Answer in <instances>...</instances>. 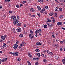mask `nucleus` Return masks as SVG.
<instances>
[{"mask_svg": "<svg viewBox=\"0 0 65 65\" xmlns=\"http://www.w3.org/2000/svg\"><path fill=\"white\" fill-rule=\"evenodd\" d=\"M17 20H18L19 19V17L18 16H17V18H16Z\"/></svg>", "mask_w": 65, "mask_h": 65, "instance_id": "a18cd8bd", "label": "nucleus"}, {"mask_svg": "<svg viewBox=\"0 0 65 65\" xmlns=\"http://www.w3.org/2000/svg\"><path fill=\"white\" fill-rule=\"evenodd\" d=\"M52 36L53 37V38H55V36H54V35H52Z\"/></svg>", "mask_w": 65, "mask_h": 65, "instance_id": "69168bd1", "label": "nucleus"}, {"mask_svg": "<svg viewBox=\"0 0 65 65\" xmlns=\"http://www.w3.org/2000/svg\"><path fill=\"white\" fill-rule=\"evenodd\" d=\"M44 28H46V29L47 28V25H44Z\"/></svg>", "mask_w": 65, "mask_h": 65, "instance_id": "412c9836", "label": "nucleus"}, {"mask_svg": "<svg viewBox=\"0 0 65 65\" xmlns=\"http://www.w3.org/2000/svg\"><path fill=\"white\" fill-rule=\"evenodd\" d=\"M17 60L19 62H20L21 61V59L20 58H18L17 59Z\"/></svg>", "mask_w": 65, "mask_h": 65, "instance_id": "cd10ccee", "label": "nucleus"}, {"mask_svg": "<svg viewBox=\"0 0 65 65\" xmlns=\"http://www.w3.org/2000/svg\"><path fill=\"white\" fill-rule=\"evenodd\" d=\"M55 47L57 48L59 46H58V44H56V45H55Z\"/></svg>", "mask_w": 65, "mask_h": 65, "instance_id": "b1692460", "label": "nucleus"}, {"mask_svg": "<svg viewBox=\"0 0 65 65\" xmlns=\"http://www.w3.org/2000/svg\"><path fill=\"white\" fill-rule=\"evenodd\" d=\"M7 60V58H3L1 60L2 62H5L6 60Z\"/></svg>", "mask_w": 65, "mask_h": 65, "instance_id": "f03ea898", "label": "nucleus"}, {"mask_svg": "<svg viewBox=\"0 0 65 65\" xmlns=\"http://www.w3.org/2000/svg\"><path fill=\"white\" fill-rule=\"evenodd\" d=\"M38 1L39 2H42L43 1V0H38Z\"/></svg>", "mask_w": 65, "mask_h": 65, "instance_id": "aec40b11", "label": "nucleus"}, {"mask_svg": "<svg viewBox=\"0 0 65 65\" xmlns=\"http://www.w3.org/2000/svg\"><path fill=\"white\" fill-rule=\"evenodd\" d=\"M47 52L48 54H49V53H50V51H49V50H47Z\"/></svg>", "mask_w": 65, "mask_h": 65, "instance_id": "3c124183", "label": "nucleus"}, {"mask_svg": "<svg viewBox=\"0 0 65 65\" xmlns=\"http://www.w3.org/2000/svg\"><path fill=\"white\" fill-rule=\"evenodd\" d=\"M30 53H29L28 54V56H29V57H30V58H31L32 57V55H30Z\"/></svg>", "mask_w": 65, "mask_h": 65, "instance_id": "bb28decb", "label": "nucleus"}, {"mask_svg": "<svg viewBox=\"0 0 65 65\" xmlns=\"http://www.w3.org/2000/svg\"><path fill=\"white\" fill-rule=\"evenodd\" d=\"M24 45L23 43H21L20 44V46L22 47V46H24Z\"/></svg>", "mask_w": 65, "mask_h": 65, "instance_id": "c85d7f7f", "label": "nucleus"}, {"mask_svg": "<svg viewBox=\"0 0 65 65\" xmlns=\"http://www.w3.org/2000/svg\"><path fill=\"white\" fill-rule=\"evenodd\" d=\"M34 35H29V38L30 39H33L34 37Z\"/></svg>", "mask_w": 65, "mask_h": 65, "instance_id": "f257e3e1", "label": "nucleus"}, {"mask_svg": "<svg viewBox=\"0 0 65 65\" xmlns=\"http://www.w3.org/2000/svg\"><path fill=\"white\" fill-rule=\"evenodd\" d=\"M45 8L46 9H47V8H48V6H45Z\"/></svg>", "mask_w": 65, "mask_h": 65, "instance_id": "de8ad7c7", "label": "nucleus"}, {"mask_svg": "<svg viewBox=\"0 0 65 65\" xmlns=\"http://www.w3.org/2000/svg\"><path fill=\"white\" fill-rule=\"evenodd\" d=\"M46 24L48 25V27H50V24H49L48 23H46Z\"/></svg>", "mask_w": 65, "mask_h": 65, "instance_id": "6ab92c4d", "label": "nucleus"}, {"mask_svg": "<svg viewBox=\"0 0 65 65\" xmlns=\"http://www.w3.org/2000/svg\"><path fill=\"white\" fill-rule=\"evenodd\" d=\"M31 17H35V15H31Z\"/></svg>", "mask_w": 65, "mask_h": 65, "instance_id": "37998d69", "label": "nucleus"}, {"mask_svg": "<svg viewBox=\"0 0 65 65\" xmlns=\"http://www.w3.org/2000/svg\"><path fill=\"white\" fill-rule=\"evenodd\" d=\"M50 55H53V53L52 52H50L49 53V54Z\"/></svg>", "mask_w": 65, "mask_h": 65, "instance_id": "2f4dec72", "label": "nucleus"}, {"mask_svg": "<svg viewBox=\"0 0 65 65\" xmlns=\"http://www.w3.org/2000/svg\"><path fill=\"white\" fill-rule=\"evenodd\" d=\"M17 30L18 32H20L21 31V28H17Z\"/></svg>", "mask_w": 65, "mask_h": 65, "instance_id": "20e7f679", "label": "nucleus"}, {"mask_svg": "<svg viewBox=\"0 0 65 65\" xmlns=\"http://www.w3.org/2000/svg\"><path fill=\"white\" fill-rule=\"evenodd\" d=\"M41 9V8L40 7H39L38 8V10H40Z\"/></svg>", "mask_w": 65, "mask_h": 65, "instance_id": "4d7b16f0", "label": "nucleus"}, {"mask_svg": "<svg viewBox=\"0 0 65 65\" xmlns=\"http://www.w3.org/2000/svg\"><path fill=\"white\" fill-rule=\"evenodd\" d=\"M9 54H12V55H13L14 56L15 55V53H12V52H10Z\"/></svg>", "mask_w": 65, "mask_h": 65, "instance_id": "f3484780", "label": "nucleus"}, {"mask_svg": "<svg viewBox=\"0 0 65 65\" xmlns=\"http://www.w3.org/2000/svg\"><path fill=\"white\" fill-rule=\"evenodd\" d=\"M59 11H62V10H63V9L62 8H59Z\"/></svg>", "mask_w": 65, "mask_h": 65, "instance_id": "c756f323", "label": "nucleus"}, {"mask_svg": "<svg viewBox=\"0 0 65 65\" xmlns=\"http://www.w3.org/2000/svg\"><path fill=\"white\" fill-rule=\"evenodd\" d=\"M3 45L4 47H6V45L5 43H3Z\"/></svg>", "mask_w": 65, "mask_h": 65, "instance_id": "dca6fc26", "label": "nucleus"}, {"mask_svg": "<svg viewBox=\"0 0 65 65\" xmlns=\"http://www.w3.org/2000/svg\"><path fill=\"white\" fill-rule=\"evenodd\" d=\"M16 17H16V16H14L13 20V21H16Z\"/></svg>", "mask_w": 65, "mask_h": 65, "instance_id": "1a4fd4ad", "label": "nucleus"}, {"mask_svg": "<svg viewBox=\"0 0 65 65\" xmlns=\"http://www.w3.org/2000/svg\"><path fill=\"white\" fill-rule=\"evenodd\" d=\"M52 22V21L51 20H49L47 21V22H48V23H50Z\"/></svg>", "mask_w": 65, "mask_h": 65, "instance_id": "a878e982", "label": "nucleus"}, {"mask_svg": "<svg viewBox=\"0 0 65 65\" xmlns=\"http://www.w3.org/2000/svg\"><path fill=\"white\" fill-rule=\"evenodd\" d=\"M14 16H12L11 17V18L12 19H13V18L14 17Z\"/></svg>", "mask_w": 65, "mask_h": 65, "instance_id": "79ce46f5", "label": "nucleus"}, {"mask_svg": "<svg viewBox=\"0 0 65 65\" xmlns=\"http://www.w3.org/2000/svg\"><path fill=\"white\" fill-rule=\"evenodd\" d=\"M63 17V15H61L60 16L59 18L60 19H61Z\"/></svg>", "mask_w": 65, "mask_h": 65, "instance_id": "473e14b6", "label": "nucleus"}, {"mask_svg": "<svg viewBox=\"0 0 65 65\" xmlns=\"http://www.w3.org/2000/svg\"><path fill=\"white\" fill-rule=\"evenodd\" d=\"M39 30L38 29H37L36 30L35 33H36V34H37V33H39Z\"/></svg>", "mask_w": 65, "mask_h": 65, "instance_id": "9b49d317", "label": "nucleus"}, {"mask_svg": "<svg viewBox=\"0 0 65 65\" xmlns=\"http://www.w3.org/2000/svg\"><path fill=\"white\" fill-rule=\"evenodd\" d=\"M38 62H36V63H35V65H38Z\"/></svg>", "mask_w": 65, "mask_h": 65, "instance_id": "e433bc0d", "label": "nucleus"}, {"mask_svg": "<svg viewBox=\"0 0 65 65\" xmlns=\"http://www.w3.org/2000/svg\"><path fill=\"white\" fill-rule=\"evenodd\" d=\"M44 12L42 10H41L40 11V12H41V13H43Z\"/></svg>", "mask_w": 65, "mask_h": 65, "instance_id": "ea45409f", "label": "nucleus"}, {"mask_svg": "<svg viewBox=\"0 0 65 65\" xmlns=\"http://www.w3.org/2000/svg\"><path fill=\"white\" fill-rule=\"evenodd\" d=\"M1 38L2 39V40H4V39H5V38H4V36H2L1 37Z\"/></svg>", "mask_w": 65, "mask_h": 65, "instance_id": "f8f14e48", "label": "nucleus"}, {"mask_svg": "<svg viewBox=\"0 0 65 65\" xmlns=\"http://www.w3.org/2000/svg\"><path fill=\"white\" fill-rule=\"evenodd\" d=\"M30 34H29V35H33V31H32V29H30Z\"/></svg>", "mask_w": 65, "mask_h": 65, "instance_id": "39448f33", "label": "nucleus"}, {"mask_svg": "<svg viewBox=\"0 0 65 65\" xmlns=\"http://www.w3.org/2000/svg\"><path fill=\"white\" fill-rule=\"evenodd\" d=\"M23 26H24V27H25V28H26V26H27V25H26L24 24Z\"/></svg>", "mask_w": 65, "mask_h": 65, "instance_id": "49530a36", "label": "nucleus"}, {"mask_svg": "<svg viewBox=\"0 0 65 65\" xmlns=\"http://www.w3.org/2000/svg\"><path fill=\"white\" fill-rule=\"evenodd\" d=\"M22 3H23V4H24V3H26V2L25 1H23L22 2Z\"/></svg>", "mask_w": 65, "mask_h": 65, "instance_id": "680f3d73", "label": "nucleus"}, {"mask_svg": "<svg viewBox=\"0 0 65 65\" xmlns=\"http://www.w3.org/2000/svg\"><path fill=\"white\" fill-rule=\"evenodd\" d=\"M11 7V5L10 4H9V7Z\"/></svg>", "mask_w": 65, "mask_h": 65, "instance_id": "338daca9", "label": "nucleus"}, {"mask_svg": "<svg viewBox=\"0 0 65 65\" xmlns=\"http://www.w3.org/2000/svg\"><path fill=\"white\" fill-rule=\"evenodd\" d=\"M17 26L20 27L21 26V24L20 23H19L17 24Z\"/></svg>", "mask_w": 65, "mask_h": 65, "instance_id": "ddd939ff", "label": "nucleus"}, {"mask_svg": "<svg viewBox=\"0 0 65 65\" xmlns=\"http://www.w3.org/2000/svg\"><path fill=\"white\" fill-rule=\"evenodd\" d=\"M22 42L23 44H26V43H25V42Z\"/></svg>", "mask_w": 65, "mask_h": 65, "instance_id": "052dcab7", "label": "nucleus"}, {"mask_svg": "<svg viewBox=\"0 0 65 65\" xmlns=\"http://www.w3.org/2000/svg\"><path fill=\"white\" fill-rule=\"evenodd\" d=\"M35 51L37 52H38L40 51V50L39 49H36L35 50Z\"/></svg>", "mask_w": 65, "mask_h": 65, "instance_id": "393cba45", "label": "nucleus"}, {"mask_svg": "<svg viewBox=\"0 0 65 65\" xmlns=\"http://www.w3.org/2000/svg\"><path fill=\"white\" fill-rule=\"evenodd\" d=\"M49 15H50V16H52L53 15V13H50L49 14Z\"/></svg>", "mask_w": 65, "mask_h": 65, "instance_id": "f704fd0d", "label": "nucleus"}, {"mask_svg": "<svg viewBox=\"0 0 65 65\" xmlns=\"http://www.w3.org/2000/svg\"><path fill=\"white\" fill-rule=\"evenodd\" d=\"M37 15H38L39 17H40V14L39 13H37Z\"/></svg>", "mask_w": 65, "mask_h": 65, "instance_id": "5701e85b", "label": "nucleus"}, {"mask_svg": "<svg viewBox=\"0 0 65 65\" xmlns=\"http://www.w3.org/2000/svg\"><path fill=\"white\" fill-rule=\"evenodd\" d=\"M9 13H12V11H10L9 12Z\"/></svg>", "mask_w": 65, "mask_h": 65, "instance_id": "864d4df0", "label": "nucleus"}, {"mask_svg": "<svg viewBox=\"0 0 65 65\" xmlns=\"http://www.w3.org/2000/svg\"><path fill=\"white\" fill-rule=\"evenodd\" d=\"M62 61L63 62H65V59H62Z\"/></svg>", "mask_w": 65, "mask_h": 65, "instance_id": "6e6d98bb", "label": "nucleus"}, {"mask_svg": "<svg viewBox=\"0 0 65 65\" xmlns=\"http://www.w3.org/2000/svg\"><path fill=\"white\" fill-rule=\"evenodd\" d=\"M62 50H63V48H60V51L61 52L62 51Z\"/></svg>", "mask_w": 65, "mask_h": 65, "instance_id": "09e8293b", "label": "nucleus"}, {"mask_svg": "<svg viewBox=\"0 0 65 65\" xmlns=\"http://www.w3.org/2000/svg\"><path fill=\"white\" fill-rule=\"evenodd\" d=\"M62 24V22H58L57 23V25H58V26H59V25H61Z\"/></svg>", "mask_w": 65, "mask_h": 65, "instance_id": "6e6552de", "label": "nucleus"}, {"mask_svg": "<svg viewBox=\"0 0 65 65\" xmlns=\"http://www.w3.org/2000/svg\"><path fill=\"white\" fill-rule=\"evenodd\" d=\"M58 7H56L55 8V11H58Z\"/></svg>", "mask_w": 65, "mask_h": 65, "instance_id": "a211bd4d", "label": "nucleus"}, {"mask_svg": "<svg viewBox=\"0 0 65 65\" xmlns=\"http://www.w3.org/2000/svg\"><path fill=\"white\" fill-rule=\"evenodd\" d=\"M42 44L40 42H37L36 43V45L38 46L41 45Z\"/></svg>", "mask_w": 65, "mask_h": 65, "instance_id": "0eeeda50", "label": "nucleus"}, {"mask_svg": "<svg viewBox=\"0 0 65 65\" xmlns=\"http://www.w3.org/2000/svg\"><path fill=\"white\" fill-rule=\"evenodd\" d=\"M61 29L63 30H65V28H63V27H62Z\"/></svg>", "mask_w": 65, "mask_h": 65, "instance_id": "bf43d9fd", "label": "nucleus"}, {"mask_svg": "<svg viewBox=\"0 0 65 65\" xmlns=\"http://www.w3.org/2000/svg\"><path fill=\"white\" fill-rule=\"evenodd\" d=\"M27 62L28 64L30 63V61H27Z\"/></svg>", "mask_w": 65, "mask_h": 65, "instance_id": "774afa93", "label": "nucleus"}, {"mask_svg": "<svg viewBox=\"0 0 65 65\" xmlns=\"http://www.w3.org/2000/svg\"><path fill=\"white\" fill-rule=\"evenodd\" d=\"M15 55L16 56H18V54L19 53L18 52H16L15 53Z\"/></svg>", "mask_w": 65, "mask_h": 65, "instance_id": "4468645a", "label": "nucleus"}, {"mask_svg": "<svg viewBox=\"0 0 65 65\" xmlns=\"http://www.w3.org/2000/svg\"><path fill=\"white\" fill-rule=\"evenodd\" d=\"M39 32H40V33H41L42 31H41V29H39Z\"/></svg>", "mask_w": 65, "mask_h": 65, "instance_id": "603ef678", "label": "nucleus"}, {"mask_svg": "<svg viewBox=\"0 0 65 65\" xmlns=\"http://www.w3.org/2000/svg\"><path fill=\"white\" fill-rule=\"evenodd\" d=\"M44 13L45 14H47V11H45L44 12Z\"/></svg>", "mask_w": 65, "mask_h": 65, "instance_id": "c03bdc74", "label": "nucleus"}, {"mask_svg": "<svg viewBox=\"0 0 65 65\" xmlns=\"http://www.w3.org/2000/svg\"><path fill=\"white\" fill-rule=\"evenodd\" d=\"M3 41V40H2V39H0V42H2Z\"/></svg>", "mask_w": 65, "mask_h": 65, "instance_id": "e2e57ef3", "label": "nucleus"}, {"mask_svg": "<svg viewBox=\"0 0 65 65\" xmlns=\"http://www.w3.org/2000/svg\"><path fill=\"white\" fill-rule=\"evenodd\" d=\"M19 36L20 37H22L23 36V34H21L19 35Z\"/></svg>", "mask_w": 65, "mask_h": 65, "instance_id": "4be33fe9", "label": "nucleus"}, {"mask_svg": "<svg viewBox=\"0 0 65 65\" xmlns=\"http://www.w3.org/2000/svg\"><path fill=\"white\" fill-rule=\"evenodd\" d=\"M42 10L44 12L45 11V9L44 8Z\"/></svg>", "mask_w": 65, "mask_h": 65, "instance_id": "5fc2aeb1", "label": "nucleus"}, {"mask_svg": "<svg viewBox=\"0 0 65 65\" xmlns=\"http://www.w3.org/2000/svg\"><path fill=\"white\" fill-rule=\"evenodd\" d=\"M56 41H57V42H59L60 41V40L59 39H57L56 40Z\"/></svg>", "mask_w": 65, "mask_h": 65, "instance_id": "72a5a7b5", "label": "nucleus"}, {"mask_svg": "<svg viewBox=\"0 0 65 65\" xmlns=\"http://www.w3.org/2000/svg\"><path fill=\"white\" fill-rule=\"evenodd\" d=\"M30 11L32 12H33L34 11V9L33 8H31L30 9Z\"/></svg>", "mask_w": 65, "mask_h": 65, "instance_id": "9d476101", "label": "nucleus"}, {"mask_svg": "<svg viewBox=\"0 0 65 65\" xmlns=\"http://www.w3.org/2000/svg\"><path fill=\"white\" fill-rule=\"evenodd\" d=\"M18 23H19V21L17 20H16L15 21L13 22V23L14 25H16V24H17Z\"/></svg>", "mask_w": 65, "mask_h": 65, "instance_id": "7ed1b4c3", "label": "nucleus"}, {"mask_svg": "<svg viewBox=\"0 0 65 65\" xmlns=\"http://www.w3.org/2000/svg\"><path fill=\"white\" fill-rule=\"evenodd\" d=\"M38 59H39L38 58H36L35 59L36 61H37L38 60Z\"/></svg>", "mask_w": 65, "mask_h": 65, "instance_id": "58836bf2", "label": "nucleus"}, {"mask_svg": "<svg viewBox=\"0 0 65 65\" xmlns=\"http://www.w3.org/2000/svg\"><path fill=\"white\" fill-rule=\"evenodd\" d=\"M16 44H18V43H19V41H18V40H16Z\"/></svg>", "mask_w": 65, "mask_h": 65, "instance_id": "4c0bfd02", "label": "nucleus"}, {"mask_svg": "<svg viewBox=\"0 0 65 65\" xmlns=\"http://www.w3.org/2000/svg\"><path fill=\"white\" fill-rule=\"evenodd\" d=\"M21 48L22 47L21 46H19L18 47V48H19V49H20V48Z\"/></svg>", "mask_w": 65, "mask_h": 65, "instance_id": "13d9d810", "label": "nucleus"}, {"mask_svg": "<svg viewBox=\"0 0 65 65\" xmlns=\"http://www.w3.org/2000/svg\"><path fill=\"white\" fill-rule=\"evenodd\" d=\"M4 37L5 38H6L7 37V35H4Z\"/></svg>", "mask_w": 65, "mask_h": 65, "instance_id": "c9c22d12", "label": "nucleus"}, {"mask_svg": "<svg viewBox=\"0 0 65 65\" xmlns=\"http://www.w3.org/2000/svg\"><path fill=\"white\" fill-rule=\"evenodd\" d=\"M43 61L44 62H46V59H44L43 60Z\"/></svg>", "mask_w": 65, "mask_h": 65, "instance_id": "a19ab883", "label": "nucleus"}, {"mask_svg": "<svg viewBox=\"0 0 65 65\" xmlns=\"http://www.w3.org/2000/svg\"><path fill=\"white\" fill-rule=\"evenodd\" d=\"M55 19H53L52 20V22H53V23H55Z\"/></svg>", "mask_w": 65, "mask_h": 65, "instance_id": "8fccbe9b", "label": "nucleus"}, {"mask_svg": "<svg viewBox=\"0 0 65 65\" xmlns=\"http://www.w3.org/2000/svg\"><path fill=\"white\" fill-rule=\"evenodd\" d=\"M16 7L18 8H20V6L18 5H17L16 6Z\"/></svg>", "mask_w": 65, "mask_h": 65, "instance_id": "7c9ffc66", "label": "nucleus"}, {"mask_svg": "<svg viewBox=\"0 0 65 65\" xmlns=\"http://www.w3.org/2000/svg\"><path fill=\"white\" fill-rule=\"evenodd\" d=\"M60 43L62 44L63 43V42L62 41H61L60 42Z\"/></svg>", "mask_w": 65, "mask_h": 65, "instance_id": "0e129e2a", "label": "nucleus"}, {"mask_svg": "<svg viewBox=\"0 0 65 65\" xmlns=\"http://www.w3.org/2000/svg\"><path fill=\"white\" fill-rule=\"evenodd\" d=\"M18 46L17 44H15L13 48L14 49H16L17 48H18Z\"/></svg>", "mask_w": 65, "mask_h": 65, "instance_id": "423d86ee", "label": "nucleus"}, {"mask_svg": "<svg viewBox=\"0 0 65 65\" xmlns=\"http://www.w3.org/2000/svg\"><path fill=\"white\" fill-rule=\"evenodd\" d=\"M37 55L38 57L39 58L40 57V53H37Z\"/></svg>", "mask_w": 65, "mask_h": 65, "instance_id": "2eb2a0df", "label": "nucleus"}]
</instances>
